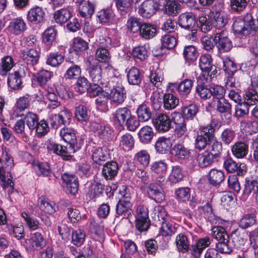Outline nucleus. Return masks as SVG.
<instances>
[{
	"label": "nucleus",
	"instance_id": "obj_25",
	"mask_svg": "<svg viewBox=\"0 0 258 258\" xmlns=\"http://www.w3.org/2000/svg\"><path fill=\"white\" fill-rule=\"evenodd\" d=\"M225 178V174L223 170L213 168L210 170L208 174L209 183L216 186L220 184Z\"/></svg>",
	"mask_w": 258,
	"mask_h": 258
},
{
	"label": "nucleus",
	"instance_id": "obj_53",
	"mask_svg": "<svg viewBox=\"0 0 258 258\" xmlns=\"http://www.w3.org/2000/svg\"><path fill=\"white\" fill-rule=\"evenodd\" d=\"M137 115L140 121L142 122L148 120L151 117V112L145 105H141L137 110Z\"/></svg>",
	"mask_w": 258,
	"mask_h": 258
},
{
	"label": "nucleus",
	"instance_id": "obj_38",
	"mask_svg": "<svg viewBox=\"0 0 258 258\" xmlns=\"http://www.w3.org/2000/svg\"><path fill=\"white\" fill-rule=\"evenodd\" d=\"M127 78L130 84L138 85L141 82V75L139 69L132 67L128 71Z\"/></svg>",
	"mask_w": 258,
	"mask_h": 258
},
{
	"label": "nucleus",
	"instance_id": "obj_28",
	"mask_svg": "<svg viewBox=\"0 0 258 258\" xmlns=\"http://www.w3.org/2000/svg\"><path fill=\"white\" fill-rule=\"evenodd\" d=\"M71 17V13L68 7L61 8L55 11L53 13V19L57 24H64Z\"/></svg>",
	"mask_w": 258,
	"mask_h": 258
},
{
	"label": "nucleus",
	"instance_id": "obj_20",
	"mask_svg": "<svg viewBox=\"0 0 258 258\" xmlns=\"http://www.w3.org/2000/svg\"><path fill=\"white\" fill-rule=\"evenodd\" d=\"M131 110L126 107L118 108L113 114V120L115 123L122 126L126 120L131 117Z\"/></svg>",
	"mask_w": 258,
	"mask_h": 258
},
{
	"label": "nucleus",
	"instance_id": "obj_44",
	"mask_svg": "<svg viewBox=\"0 0 258 258\" xmlns=\"http://www.w3.org/2000/svg\"><path fill=\"white\" fill-rule=\"evenodd\" d=\"M8 83L10 87L13 89H18L21 88L22 81L19 71H15L14 73L9 74Z\"/></svg>",
	"mask_w": 258,
	"mask_h": 258
},
{
	"label": "nucleus",
	"instance_id": "obj_14",
	"mask_svg": "<svg viewBox=\"0 0 258 258\" xmlns=\"http://www.w3.org/2000/svg\"><path fill=\"white\" fill-rule=\"evenodd\" d=\"M100 46L96 52L95 56L97 60L101 62H106L108 61L110 57L108 51L105 48L110 43V40L109 38L100 39Z\"/></svg>",
	"mask_w": 258,
	"mask_h": 258
},
{
	"label": "nucleus",
	"instance_id": "obj_63",
	"mask_svg": "<svg viewBox=\"0 0 258 258\" xmlns=\"http://www.w3.org/2000/svg\"><path fill=\"white\" fill-rule=\"evenodd\" d=\"M216 107L217 110L220 113H230L231 112V105L225 98L217 100Z\"/></svg>",
	"mask_w": 258,
	"mask_h": 258
},
{
	"label": "nucleus",
	"instance_id": "obj_4",
	"mask_svg": "<svg viewBox=\"0 0 258 258\" xmlns=\"http://www.w3.org/2000/svg\"><path fill=\"white\" fill-rule=\"evenodd\" d=\"M213 41L217 44L218 50L220 52L228 51L232 47L231 41L228 38L227 32L224 30L216 32Z\"/></svg>",
	"mask_w": 258,
	"mask_h": 258
},
{
	"label": "nucleus",
	"instance_id": "obj_16",
	"mask_svg": "<svg viewBox=\"0 0 258 258\" xmlns=\"http://www.w3.org/2000/svg\"><path fill=\"white\" fill-rule=\"evenodd\" d=\"M231 152L236 158H244L248 152V143L242 141L235 142L231 147Z\"/></svg>",
	"mask_w": 258,
	"mask_h": 258
},
{
	"label": "nucleus",
	"instance_id": "obj_35",
	"mask_svg": "<svg viewBox=\"0 0 258 258\" xmlns=\"http://www.w3.org/2000/svg\"><path fill=\"white\" fill-rule=\"evenodd\" d=\"M163 104L165 109L172 110L174 109L178 104L179 100L173 94H165L163 97Z\"/></svg>",
	"mask_w": 258,
	"mask_h": 258
},
{
	"label": "nucleus",
	"instance_id": "obj_21",
	"mask_svg": "<svg viewBox=\"0 0 258 258\" xmlns=\"http://www.w3.org/2000/svg\"><path fill=\"white\" fill-rule=\"evenodd\" d=\"M198 165L201 168H205L211 165L213 163L218 161L212 153L209 151H205L198 154L197 157Z\"/></svg>",
	"mask_w": 258,
	"mask_h": 258
},
{
	"label": "nucleus",
	"instance_id": "obj_24",
	"mask_svg": "<svg viewBox=\"0 0 258 258\" xmlns=\"http://www.w3.org/2000/svg\"><path fill=\"white\" fill-rule=\"evenodd\" d=\"M79 3V11L80 15L84 18H90L94 12V5L89 1L82 0L75 2Z\"/></svg>",
	"mask_w": 258,
	"mask_h": 258
},
{
	"label": "nucleus",
	"instance_id": "obj_2",
	"mask_svg": "<svg viewBox=\"0 0 258 258\" xmlns=\"http://www.w3.org/2000/svg\"><path fill=\"white\" fill-rule=\"evenodd\" d=\"M2 157L6 162L7 167L0 168V179L2 182L1 185L4 189L8 187L13 189L14 184L12 180V176L10 173V170L14 165V160L10 150L7 148H3Z\"/></svg>",
	"mask_w": 258,
	"mask_h": 258
},
{
	"label": "nucleus",
	"instance_id": "obj_26",
	"mask_svg": "<svg viewBox=\"0 0 258 258\" xmlns=\"http://www.w3.org/2000/svg\"><path fill=\"white\" fill-rule=\"evenodd\" d=\"M22 58L27 64L34 66L37 63L39 56L38 51L35 49H30L23 51Z\"/></svg>",
	"mask_w": 258,
	"mask_h": 258
},
{
	"label": "nucleus",
	"instance_id": "obj_12",
	"mask_svg": "<svg viewBox=\"0 0 258 258\" xmlns=\"http://www.w3.org/2000/svg\"><path fill=\"white\" fill-rule=\"evenodd\" d=\"M147 192L149 197L157 203H161L165 199L163 189L158 183H151L147 188Z\"/></svg>",
	"mask_w": 258,
	"mask_h": 258
},
{
	"label": "nucleus",
	"instance_id": "obj_37",
	"mask_svg": "<svg viewBox=\"0 0 258 258\" xmlns=\"http://www.w3.org/2000/svg\"><path fill=\"white\" fill-rule=\"evenodd\" d=\"M140 141L143 143H148L154 136V132L151 127L146 125L140 129L138 133Z\"/></svg>",
	"mask_w": 258,
	"mask_h": 258
},
{
	"label": "nucleus",
	"instance_id": "obj_51",
	"mask_svg": "<svg viewBox=\"0 0 258 258\" xmlns=\"http://www.w3.org/2000/svg\"><path fill=\"white\" fill-rule=\"evenodd\" d=\"M75 116L77 120L80 122L88 121L89 116L87 107L83 105L77 107L75 109Z\"/></svg>",
	"mask_w": 258,
	"mask_h": 258
},
{
	"label": "nucleus",
	"instance_id": "obj_3",
	"mask_svg": "<svg viewBox=\"0 0 258 258\" xmlns=\"http://www.w3.org/2000/svg\"><path fill=\"white\" fill-rule=\"evenodd\" d=\"M71 114L66 110L61 111L58 114H52L48 119V123L53 128H57L62 125H67L70 123Z\"/></svg>",
	"mask_w": 258,
	"mask_h": 258
},
{
	"label": "nucleus",
	"instance_id": "obj_56",
	"mask_svg": "<svg viewBox=\"0 0 258 258\" xmlns=\"http://www.w3.org/2000/svg\"><path fill=\"white\" fill-rule=\"evenodd\" d=\"M135 159L143 167H147L149 164L150 158L148 152L143 150L136 154Z\"/></svg>",
	"mask_w": 258,
	"mask_h": 258
},
{
	"label": "nucleus",
	"instance_id": "obj_27",
	"mask_svg": "<svg viewBox=\"0 0 258 258\" xmlns=\"http://www.w3.org/2000/svg\"><path fill=\"white\" fill-rule=\"evenodd\" d=\"M118 140V146L124 151H130L134 146L135 140L133 137L129 133H125L121 135Z\"/></svg>",
	"mask_w": 258,
	"mask_h": 258
},
{
	"label": "nucleus",
	"instance_id": "obj_41",
	"mask_svg": "<svg viewBox=\"0 0 258 258\" xmlns=\"http://www.w3.org/2000/svg\"><path fill=\"white\" fill-rule=\"evenodd\" d=\"M212 58L209 54H204L201 56L199 60V67L203 72L208 73L209 75L211 71Z\"/></svg>",
	"mask_w": 258,
	"mask_h": 258
},
{
	"label": "nucleus",
	"instance_id": "obj_19",
	"mask_svg": "<svg viewBox=\"0 0 258 258\" xmlns=\"http://www.w3.org/2000/svg\"><path fill=\"white\" fill-rule=\"evenodd\" d=\"M45 12L41 7L38 6L30 9L27 15V20L33 24L41 22L44 18Z\"/></svg>",
	"mask_w": 258,
	"mask_h": 258
},
{
	"label": "nucleus",
	"instance_id": "obj_58",
	"mask_svg": "<svg viewBox=\"0 0 258 258\" xmlns=\"http://www.w3.org/2000/svg\"><path fill=\"white\" fill-rule=\"evenodd\" d=\"M104 190V185L101 183L94 182L89 187V194L91 199H95L101 195Z\"/></svg>",
	"mask_w": 258,
	"mask_h": 258
},
{
	"label": "nucleus",
	"instance_id": "obj_7",
	"mask_svg": "<svg viewBox=\"0 0 258 258\" xmlns=\"http://www.w3.org/2000/svg\"><path fill=\"white\" fill-rule=\"evenodd\" d=\"M26 29V23L21 17H17L12 19L7 28L9 34L13 36L20 35L22 34Z\"/></svg>",
	"mask_w": 258,
	"mask_h": 258
},
{
	"label": "nucleus",
	"instance_id": "obj_42",
	"mask_svg": "<svg viewBox=\"0 0 258 258\" xmlns=\"http://www.w3.org/2000/svg\"><path fill=\"white\" fill-rule=\"evenodd\" d=\"M46 98L50 101L47 107L54 109L60 105V103L58 101V98L54 93V89L52 88H48L45 94Z\"/></svg>",
	"mask_w": 258,
	"mask_h": 258
},
{
	"label": "nucleus",
	"instance_id": "obj_13",
	"mask_svg": "<svg viewBox=\"0 0 258 258\" xmlns=\"http://www.w3.org/2000/svg\"><path fill=\"white\" fill-rule=\"evenodd\" d=\"M211 243L209 237L199 239L198 241L190 247V252L196 258H199L203 250L208 247Z\"/></svg>",
	"mask_w": 258,
	"mask_h": 258
},
{
	"label": "nucleus",
	"instance_id": "obj_5",
	"mask_svg": "<svg viewBox=\"0 0 258 258\" xmlns=\"http://www.w3.org/2000/svg\"><path fill=\"white\" fill-rule=\"evenodd\" d=\"M152 122L156 129L160 132L168 131L171 127V119L165 113H160L156 115Z\"/></svg>",
	"mask_w": 258,
	"mask_h": 258
},
{
	"label": "nucleus",
	"instance_id": "obj_22",
	"mask_svg": "<svg viewBox=\"0 0 258 258\" xmlns=\"http://www.w3.org/2000/svg\"><path fill=\"white\" fill-rule=\"evenodd\" d=\"M118 170V166L116 162H108L103 167L102 174L105 179H112L117 175Z\"/></svg>",
	"mask_w": 258,
	"mask_h": 258
},
{
	"label": "nucleus",
	"instance_id": "obj_64",
	"mask_svg": "<svg viewBox=\"0 0 258 258\" xmlns=\"http://www.w3.org/2000/svg\"><path fill=\"white\" fill-rule=\"evenodd\" d=\"M183 177L181 169L179 166H176L172 167L168 179L171 182L176 183L180 181Z\"/></svg>",
	"mask_w": 258,
	"mask_h": 258
},
{
	"label": "nucleus",
	"instance_id": "obj_30",
	"mask_svg": "<svg viewBox=\"0 0 258 258\" xmlns=\"http://www.w3.org/2000/svg\"><path fill=\"white\" fill-rule=\"evenodd\" d=\"M39 203L40 209L48 214H53L58 210V206L54 202L46 200L44 197L39 199Z\"/></svg>",
	"mask_w": 258,
	"mask_h": 258
},
{
	"label": "nucleus",
	"instance_id": "obj_40",
	"mask_svg": "<svg viewBox=\"0 0 258 258\" xmlns=\"http://www.w3.org/2000/svg\"><path fill=\"white\" fill-rule=\"evenodd\" d=\"M176 244L178 251L182 253H185L190 250L189 243L187 237L182 234H178L176 236Z\"/></svg>",
	"mask_w": 258,
	"mask_h": 258
},
{
	"label": "nucleus",
	"instance_id": "obj_59",
	"mask_svg": "<svg viewBox=\"0 0 258 258\" xmlns=\"http://www.w3.org/2000/svg\"><path fill=\"white\" fill-rule=\"evenodd\" d=\"M86 234L84 231L78 229L72 233V242L77 246L82 245L85 239Z\"/></svg>",
	"mask_w": 258,
	"mask_h": 258
},
{
	"label": "nucleus",
	"instance_id": "obj_23",
	"mask_svg": "<svg viewBox=\"0 0 258 258\" xmlns=\"http://www.w3.org/2000/svg\"><path fill=\"white\" fill-rule=\"evenodd\" d=\"M89 79L93 83H102V68L97 64L90 63L87 68Z\"/></svg>",
	"mask_w": 258,
	"mask_h": 258
},
{
	"label": "nucleus",
	"instance_id": "obj_31",
	"mask_svg": "<svg viewBox=\"0 0 258 258\" xmlns=\"http://www.w3.org/2000/svg\"><path fill=\"white\" fill-rule=\"evenodd\" d=\"M213 25L217 29H222L227 23L226 14L222 11L213 13Z\"/></svg>",
	"mask_w": 258,
	"mask_h": 258
},
{
	"label": "nucleus",
	"instance_id": "obj_50",
	"mask_svg": "<svg viewBox=\"0 0 258 258\" xmlns=\"http://www.w3.org/2000/svg\"><path fill=\"white\" fill-rule=\"evenodd\" d=\"M183 57L186 61L193 62L198 57V53L195 47L193 45H187L184 47L183 52Z\"/></svg>",
	"mask_w": 258,
	"mask_h": 258
},
{
	"label": "nucleus",
	"instance_id": "obj_57",
	"mask_svg": "<svg viewBox=\"0 0 258 258\" xmlns=\"http://www.w3.org/2000/svg\"><path fill=\"white\" fill-rule=\"evenodd\" d=\"M23 119L30 130H33L36 128L38 121V118L36 114L32 112H29Z\"/></svg>",
	"mask_w": 258,
	"mask_h": 258
},
{
	"label": "nucleus",
	"instance_id": "obj_55",
	"mask_svg": "<svg viewBox=\"0 0 258 258\" xmlns=\"http://www.w3.org/2000/svg\"><path fill=\"white\" fill-rule=\"evenodd\" d=\"M256 223L255 216L252 214H247L243 216L239 221L238 224L242 229L247 228Z\"/></svg>",
	"mask_w": 258,
	"mask_h": 258
},
{
	"label": "nucleus",
	"instance_id": "obj_17",
	"mask_svg": "<svg viewBox=\"0 0 258 258\" xmlns=\"http://www.w3.org/2000/svg\"><path fill=\"white\" fill-rule=\"evenodd\" d=\"M171 153L178 161L186 160L190 155V150L181 143L175 144Z\"/></svg>",
	"mask_w": 258,
	"mask_h": 258
},
{
	"label": "nucleus",
	"instance_id": "obj_11",
	"mask_svg": "<svg viewBox=\"0 0 258 258\" xmlns=\"http://www.w3.org/2000/svg\"><path fill=\"white\" fill-rule=\"evenodd\" d=\"M174 122L175 124V135L177 138H181L186 135L187 128L186 125L190 121H185L181 114L178 112L174 113Z\"/></svg>",
	"mask_w": 258,
	"mask_h": 258
},
{
	"label": "nucleus",
	"instance_id": "obj_33",
	"mask_svg": "<svg viewBox=\"0 0 258 258\" xmlns=\"http://www.w3.org/2000/svg\"><path fill=\"white\" fill-rule=\"evenodd\" d=\"M175 85L177 88V91L180 95L187 96L191 91L194 85V81L186 79L181 81L179 84Z\"/></svg>",
	"mask_w": 258,
	"mask_h": 258
},
{
	"label": "nucleus",
	"instance_id": "obj_49",
	"mask_svg": "<svg viewBox=\"0 0 258 258\" xmlns=\"http://www.w3.org/2000/svg\"><path fill=\"white\" fill-rule=\"evenodd\" d=\"M21 215L24 219L26 226L31 230H35L38 228L39 222L35 218L28 214L26 211H23Z\"/></svg>",
	"mask_w": 258,
	"mask_h": 258
},
{
	"label": "nucleus",
	"instance_id": "obj_46",
	"mask_svg": "<svg viewBox=\"0 0 258 258\" xmlns=\"http://www.w3.org/2000/svg\"><path fill=\"white\" fill-rule=\"evenodd\" d=\"M106 148H98L93 151L92 158L95 163L101 165L106 160Z\"/></svg>",
	"mask_w": 258,
	"mask_h": 258
},
{
	"label": "nucleus",
	"instance_id": "obj_8",
	"mask_svg": "<svg viewBox=\"0 0 258 258\" xmlns=\"http://www.w3.org/2000/svg\"><path fill=\"white\" fill-rule=\"evenodd\" d=\"M223 166L228 172H236L239 176L243 175L246 171V166L244 164L237 163L231 158L225 160Z\"/></svg>",
	"mask_w": 258,
	"mask_h": 258
},
{
	"label": "nucleus",
	"instance_id": "obj_61",
	"mask_svg": "<svg viewBox=\"0 0 258 258\" xmlns=\"http://www.w3.org/2000/svg\"><path fill=\"white\" fill-rule=\"evenodd\" d=\"M216 249L218 252L229 254L232 251V246L230 244L229 239L218 242L216 244Z\"/></svg>",
	"mask_w": 258,
	"mask_h": 258
},
{
	"label": "nucleus",
	"instance_id": "obj_47",
	"mask_svg": "<svg viewBox=\"0 0 258 258\" xmlns=\"http://www.w3.org/2000/svg\"><path fill=\"white\" fill-rule=\"evenodd\" d=\"M64 60V56L58 52H51L47 56L46 63L53 67L59 66Z\"/></svg>",
	"mask_w": 258,
	"mask_h": 258
},
{
	"label": "nucleus",
	"instance_id": "obj_15",
	"mask_svg": "<svg viewBox=\"0 0 258 258\" xmlns=\"http://www.w3.org/2000/svg\"><path fill=\"white\" fill-rule=\"evenodd\" d=\"M62 179L66 185L67 192L73 195H76L79 187L78 178L73 175L64 173L62 176Z\"/></svg>",
	"mask_w": 258,
	"mask_h": 258
},
{
	"label": "nucleus",
	"instance_id": "obj_62",
	"mask_svg": "<svg viewBox=\"0 0 258 258\" xmlns=\"http://www.w3.org/2000/svg\"><path fill=\"white\" fill-rule=\"evenodd\" d=\"M198 107L196 104H190L183 108L182 110L184 117L190 122L198 112Z\"/></svg>",
	"mask_w": 258,
	"mask_h": 258
},
{
	"label": "nucleus",
	"instance_id": "obj_60",
	"mask_svg": "<svg viewBox=\"0 0 258 258\" xmlns=\"http://www.w3.org/2000/svg\"><path fill=\"white\" fill-rule=\"evenodd\" d=\"M91 124L95 130L98 131V134L102 137L108 138L113 133L112 130L108 125H101L96 122H92Z\"/></svg>",
	"mask_w": 258,
	"mask_h": 258
},
{
	"label": "nucleus",
	"instance_id": "obj_32",
	"mask_svg": "<svg viewBox=\"0 0 258 258\" xmlns=\"http://www.w3.org/2000/svg\"><path fill=\"white\" fill-rule=\"evenodd\" d=\"M258 193V181L254 179H245L244 188L243 191V196L248 197L251 194Z\"/></svg>",
	"mask_w": 258,
	"mask_h": 258
},
{
	"label": "nucleus",
	"instance_id": "obj_39",
	"mask_svg": "<svg viewBox=\"0 0 258 258\" xmlns=\"http://www.w3.org/2000/svg\"><path fill=\"white\" fill-rule=\"evenodd\" d=\"M248 35L252 34L258 28V20L253 19L250 14H246L243 17Z\"/></svg>",
	"mask_w": 258,
	"mask_h": 258
},
{
	"label": "nucleus",
	"instance_id": "obj_29",
	"mask_svg": "<svg viewBox=\"0 0 258 258\" xmlns=\"http://www.w3.org/2000/svg\"><path fill=\"white\" fill-rule=\"evenodd\" d=\"M28 241L30 245L34 249H41L46 245V240L42 234L39 232L32 233Z\"/></svg>",
	"mask_w": 258,
	"mask_h": 258
},
{
	"label": "nucleus",
	"instance_id": "obj_6",
	"mask_svg": "<svg viewBox=\"0 0 258 258\" xmlns=\"http://www.w3.org/2000/svg\"><path fill=\"white\" fill-rule=\"evenodd\" d=\"M196 17L191 13H184L181 14L178 17L179 25L185 29L191 30L192 36L196 33V30L193 29L196 25Z\"/></svg>",
	"mask_w": 258,
	"mask_h": 258
},
{
	"label": "nucleus",
	"instance_id": "obj_1",
	"mask_svg": "<svg viewBox=\"0 0 258 258\" xmlns=\"http://www.w3.org/2000/svg\"><path fill=\"white\" fill-rule=\"evenodd\" d=\"M59 134L61 138L68 143L69 146L49 142L47 144V148L49 151L60 156L63 160H69L72 158V154L81 149L83 142L82 140H77L74 130L71 128H62Z\"/></svg>",
	"mask_w": 258,
	"mask_h": 258
},
{
	"label": "nucleus",
	"instance_id": "obj_48",
	"mask_svg": "<svg viewBox=\"0 0 258 258\" xmlns=\"http://www.w3.org/2000/svg\"><path fill=\"white\" fill-rule=\"evenodd\" d=\"M212 235L219 242L229 239L228 234L225 229L221 226H215L212 229Z\"/></svg>",
	"mask_w": 258,
	"mask_h": 258
},
{
	"label": "nucleus",
	"instance_id": "obj_18",
	"mask_svg": "<svg viewBox=\"0 0 258 258\" xmlns=\"http://www.w3.org/2000/svg\"><path fill=\"white\" fill-rule=\"evenodd\" d=\"M126 98V92L123 86L122 85L116 86L111 91L110 98L111 101L117 105L123 103Z\"/></svg>",
	"mask_w": 258,
	"mask_h": 258
},
{
	"label": "nucleus",
	"instance_id": "obj_36",
	"mask_svg": "<svg viewBox=\"0 0 258 258\" xmlns=\"http://www.w3.org/2000/svg\"><path fill=\"white\" fill-rule=\"evenodd\" d=\"M171 146L170 140L163 137L159 138L155 144L156 151L162 154L166 153L170 149Z\"/></svg>",
	"mask_w": 258,
	"mask_h": 258
},
{
	"label": "nucleus",
	"instance_id": "obj_45",
	"mask_svg": "<svg viewBox=\"0 0 258 258\" xmlns=\"http://www.w3.org/2000/svg\"><path fill=\"white\" fill-rule=\"evenodd\" d=\"M14 66V61L12 57L7 56L2 58L0 63V75L2 76L7 75Z\"/></svg>",
	"mask_w": 258,
	"mask_h": 258
},
{
	"label": "nucleus",
	"instance_id": "obj_34",
	"mask_svg": "<svg viewBox=\"0 0 258 258\" xmlns=\"http://www.w3.org/2000/svg\"><path fill=\"white\" fill-rule=\"evenodd\" d=\"M157 33L156 27L149 23H144L141 29L140 35L144 38L149 39L154 37Z\"/></svg>",
	"mask_w": 258,
	"mask_h": 258
},
{
	"label": "nucleus",
	"instance_id": "obj_54",
	"mask_svg": "<svg viewBox=\"0 0 258 258\" xmlns=\"http://www.w3.org/2000/svg\"><path fill=\"white\" fill-rule=\"evenodd\" d=\"M180 5L174 1H168L165 5V13L169 16H175L179 12Z\"/></svg>",
	"mask_w": 258,
	"mask_h": 258
},
{
	"label": "nucleus",
	"instance_id": "obj_10",
	"mask_svg": "<svg viewBox=\"0 0 258 258\" xmlns=\"http://www.w3.org/2000/svg\"><path fill=\"white\" fill-rule=\"evenodd\" d=\"M132 204L130 201L119 200L116 206L115 216L121 218H127L132 215Z\"/></svg>",
	"mask_w": 258,
	"mask_h": 258
},
{
	"label": "nucleus",
	"instance_id": "obj_43",
	"mask_svg": "<svg viewBox=\"0 0 258 258\" xmlns=\"http://www.w3.org/2000/svg\"><path fill=\"white\" fill-rule=\"evenodd\" d=\"M212 18L210 16L202 14L199 17L198 26L202 32L206 33L209 31L212 28Z\"/></svg>",
	"mask_w": 258,
	"mask_h": 258
},
{
	"label": "nucleus",
	"instance_id": "obj_9",
	"mask_svg": "<svg viewBox=\"0 0 258 258\" xmlns=\"http://www.w3.org/2000/svg\"><path fill=\"white\" fill-rule=\"evenodd\" d=\"M158 5L153 0H147L143 2L138 8V13L143 18H150L156 12Z\"/></svg>",
	"mask_w": 258,
	"mask_h": 258
},
{
	"label": "nucleus",
	"instance_id": "obj_52",
	"mask_svg": "<svg viewBox=\"0 0 258 258\" xmlns=\"http://www.w3.org/2000/svg\"><path fill=\"white\" fill-rule=\"evenodd\" d=\"M248 106L255 105L258 103V93L254 90H249L246 92L243 102Z\"/></svg>",
	"mask_w": 258,
	"mask_h": 258
}]
</instances>
